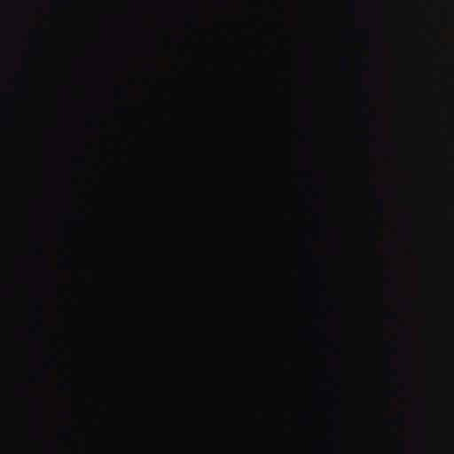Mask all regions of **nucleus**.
Listing matches in <instances>:
<instances>
[{
    "label": "nucleus",
    "mask_w": 454,
    "mask_h": 454,
    "mask_svg": "<svg viewBox=\"0 0 454 454\" xmlns=\"http://www.w3.org/2000/svg\"><path fill=\"white\" fill-rule=\"evenodd\" d=\"M358 60H359V61H362L361 54H358Z\"/></svg>",
    "instance_id": "f03ea898"
},
{
    "label": "nucleus",
    "mask_w": 454,
    "mask_h": 454,
    "mask_svg": "<svg viewBox=\"0 0 454 454\" xmlns=\"http://www.w3.org/2000/svg\"><path fill=\"white\" fill-rule=\"evenodd\" d=\"M0 85H189V82H0Z\"/></svg>",
    "instance_id": "f257e3e1"
}]
</instances>
